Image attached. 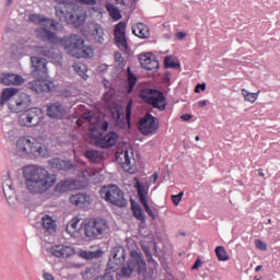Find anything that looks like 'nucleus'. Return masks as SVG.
Here are the masks:
<instances>
[{"label": "nucleus", "mask_w": 280, "mask_h": 280, "mask_svg": "<svg viewBox=\"0 0 280 280\" xmlns=\"http://www.w3.org/2000/svg\"><path fill=\"white\" fill-rule=\"evenodd\" d=\"M23 174L27 191L35 196L45 194L58 182V175L36 165L25 166Z\"/></svg>", "instance_id": "1"}, {"label": "nucleus", "mask_w": 280, "mask_h": 280, "mask_svg": "<svg viewBox=\"0 0 280 280\" xmlns=\"http://www.w3.org/2000/svg\"><path fill=\"white\" fill-rule=\"evenodd\" d=\"M31 65L33 67L32 75L37 80L27 83L28 91L40 95L42 93H51L56 85L54 81L47 80L49 78L47 70V59L42 57H31Z\"/></svg>", "instance_id": "2"}, {"label": "nucleus", "mask_w": 280, "mask_h": 280, "mask_svg": "<svg viewBox=\"0 0 280 280\" xmlns=\"http://www.w3.org/2000/svg\"><path fill=\"white\" fill-rule=\"evenodd\" d=\"M60 45L72 58H93L95 56L93 46H86L84 37L79 34L65 35L60 38Z\"/></svg>", "instance_id": "3"}, {"label": "nucleus", "mask_w": 280, "mask_h": 280, "mask_svg": "<svg viewBox=\"0 0 280 280\" xmlns=\"http://www.w3.org/2000/svg\"><path fill=\"white\" fill-rule=\"evenodd\" d=\"M18 152H22L23 156H35L38 159H47L49 151L43 142H38L36 139L31 140L27 137H22L16 141Z\"/></svg>", "instance_id": "4"}, {"label": "nucleus", "mask_w": 280, "mask_h": 280, "mask_svg": "<svg viewBox=\"0 0 280 280\" xmlns=\"http://www.w3.org/2000/svg\"><path fill=\"white\" fill-rule=\"evenodd\" d=\"M145 270V259L143 258V254L140 250L132 249L127 265L122 266L120 269L119 277L122 279H130L132 272H137V275L141 276Z\"/></svg>", "instance_id": "5"}, {"label": "nucleus", "mask_w": 280, "mask_h": 280, "mask_svg": "<svg viewBox=\"0 0 280 280\" xmlns=\"http://www.w3.org/2000/svg\"><path fill=\"white\" fill-rule=\"evenodd\" d=\"M101 198L105 200V202H109L114 207H118L119 209H124L128 205V200L124 195V190L119 188L116 184H108L101 187L98 191Z\"/></svg>", "instance_id": "6"}, {"label": "nucleus", "mask_w": 280, "mask_h": 280, "mask_svg": "<svg viewBox=\"0 0 280 280\" xmlns=\"http://www.w3.org/2000/svg\"><path fill=\"white\" fill-rule=\"evenodd\" d=\"M139 97L158 110H165L167 108V98L161 90L144 88L140 91Z\"/></svg>", "instance_id": "7"}, {"label": "nucleus", "mask_w": 280, "mask_h": 280, "mask_svg": "<svg viewBox=\"0 0 280 280\" xmlns=\"http://www.w3.org/2000/svg\"><path fill=\"white\" fill-rule=\"evenodd\" d=\"M43 119V109L40 107H33L25 109L19 117V125L23 128H35Z\"/></svg>", "instance_id": "8"}, {"label": "nucleus", "mask_w": 280, "mask_h": 280, "mask_svg": "<svg viewBox=\"0 0 280 280\" xmlns=\"http://www.w3.org/2000/svg\"><path fill=\"white\" fill-rule=\"evenodd\" d=\"M108 229V224L104 219H91L84 225V235L88 240H97L100 235H104V231Z\"/></svg>", "instance_id": "9"}, {"label": "nucleus", "mask_w": 280, "mask_h": 280, "mask_svg": "<svg viewBox=\"0 0 280 280\" xmlns=\"http://www.w3.org/2000/svg\"><path fill=\"white\" fill-rule=\"evenodd\" d=\"M138 128L144 137L152 135L159 130V121L152 114L147 113L138 122Z\"/></svg>", "instance_id": "10"}, {"label": "nucleus", "mask_w": 280, "mask_h": 280, "mask_svg": "<svg viewBox=\"0 0 280 280\" xmlns=\"http://www.w3.org/2000/svg\"><path fill=\"white\" fill-rule=\"evenodd\" d=\"M32 104V96L25 92H18L14 104L12 101L8 104L11 113H23Z\"/></svg>", "instance_id": "11"}, {"label": "nucleus", "mask_w": 280, "mask_h": 280, "mask_svg": "<svg viewBox=\"0 0 280 280\" xmlns=\"http://www.w3.org/2000/svg\"><path fill=\"white\" fill-rule=\"evenodd\" d=\"M94 139L96 141L97 148H101L102 150H108V148H113L117 144V141H119V135H117L115 131H110L105 136L104 133L98 132V136H94Z\"/></svg>", "instance_id": "12"}, {"label": "nucleus", "mask_w": 280, "mask_h": 280, "mask_svg": "<svg viewBox=\"0 0 280 280\" xmlns=\"http://www.w3.org/2000/svg\"><path fill=\"white\" fill-rule=\"evenodd\" d=\"M126 247L121 245L115 246L110 250L108 264H110V266H114L113 264H115V266H124L126 264Z\"/></svg>", "instance_id": "13"}, {"label": "nucleus", "mask_w": 280, "mask_h": 280, "mask_svg": "<svg viewBox=\"0 0 280 280\" xmlns=\"http://www.w3.org/2000/svg\"><path fill=\"white\" fill-rule=\"evenodd\" d=\"M46 115L50 117V119H65L67 109H65L60 102H56L47 106Z\"/></svg>", "instance_id": "14"}, {"label": "nucleus", "mask_w": 280, "mask_h": 280, "mask_svg": "<svg viewBox=\"0 0 280 280\" xmlns=\"http://www.w3.org/2000/svg\"><path fill=\"white\" fill-rule=\"evenodd\" d=\"M36 34H37V38H39V40H42L43 43H48V45H56V43H58V40H60L58 38V35H56V33L51 32L47 27L37 28Z\"/></svg>", "instance_id": "15"}, {"label": "nucleus", "mask_w": 280, "mask_h": 280, "mask_svg": "<svg viewBox=\"0 0 280 280\" xmlns=\"http://www.w3.org/2000/svg\"><path fill=\"white\" fill-rule=\"evenodd\" d=\"M1 84L4 86H21V84L25 83V79L21 77V74L14 73H2L0 77Z\"/></svg>", "instance_id": "16"}, {"label": "nucleus", "mask_w": 280, "mask_h": 280, "mask_svg": "<svg viewBox=\"0 0 280 280\" xmlns=\"http://www.w3.org/2000/svg\"><path fill=\"white\" fill-rule=\"evenodd\" d=\"M48 165L51 170H58L59 172H70V170H73V163H71V161L60 158L50 159Z\"/></svg>", "instance_id": "17"}, {"label": "nucleus", "mask_w": 280, "mask_h": 280, "mask_svg": "<svg viewBox=\"0 0 280 280\" xmlns=\"http://www.w3.org/2000/svg\"><path fill=\"white\" fill-rule=\"evenodd\" d=\"M69 200L71 205L79 207V209L86 207V205H91V196L86 192L71 195Z\"/></svg>", "instance_id": "18"}, {"label": "nucleus", "mask_w": 280, "mask_h": 280, "mask_svg": "<svg viewBox=\"0 0 280 280\" xmlns=\"http://www.w3.org/2000/svg\"><path fill=\"white\" fill-rule=\"evenodd\" d=\"M2 189L7 200H10L14 198V196H16L14 183L12 182V177H10V173H8V175L3 177Z\"/></svg>", "instance_id": "19"}, {"label": "nucleus", "mask_w": 280, "mask_h": 280, "mask_svg": "<svg viewBox=\"0 0 280 280\" xmlns=\"http://www.w3.org/2000/svg\"><path fill=\"white\" fill-rule=\"evenodd\" d=\"M135 189L137 190L138 200L140 205L142 202H148V191H150V187L144 186L143 183L139 179V177H135Z\"/></svg>", "instance_id": "20"}, {"label": "nucleus", "mask_w": 280, "mask_h": 280, "mask_svg": "<svg viewBox=\"0 0 280 280\" xmlns=\"http://www.w3.org/2000/svg\"><path fill=\"white\" fill-rule=\"evenodd\" d=\"M78 257L84 259L85 261H92V259H102L104 257V250L98 248L94 252L81 249L78 252Z\"/></svg>", "instance_id": "21"}, {"label": "nucleus", "mask_w": 280, "mask_h": 280, "mask_svg": "<svg viewBox=\"0 0 280 280\" xmlns=\"http://www.w3.org/2000/svg\"><path fill=\"white\" fill-rule=\"evenodd\" d=\"M109 110L117 126H119V128L121 129L126 128V120L124 119V110L121 109V107H119V105H114L110 107Z\"/></svg>", "instance_id": "22"}, {"label": "nucleus", "mask_w": 280, "mask_h": 280, "mask_svg": "<svg viewBox=\"0 0 280 280\" xmlns=\"http://www.w3.org/2000/svg\"><path fill=\"white\" fill-rule=\"evenodd\" d=\"M131 31L138 38H150V27L144 23L139 22L136 25H132Z\"/></svg>", "instance_id": "23"}, {"label": "nucleus", "mask_w": 280, "mask_h": 280, "mask_svg": "<svg viewBox=\"0 0 280 280\" xmlns=\"http://www.w3.org/2000/svg\"><path fill=\"white\" fill-rule=\"evenodd\" d=\"M131 211L133 218L140 221L139 228L141 229V224H145L148 220V218L145 217V212H143V208H141L139 203L131 201Z\"/></svg>", "instance_id": "24"}, {"label": "nucleus", "mask_w": 280, "mask_h": 280, "mask_svg": "<svg viewBox=\"0 0 280 280\" xmlns=\"http://www.w3.org/2000/svg\"><path fill=\"white\" fill-rule=\"evenodd\" d=\"M137 82H139V78H137V74H135L133 71L130 70V67H128L127 80L125 85L128 95H130L135 91V86H137Z\"/></svg>", "instance_id": "25"}, {"label": "nucleus", "mask_w": 280, "mask_h": 280, "mask_svg": "<svg viewBox=\"0 0 280 280\" xmlns=\"http://www.w3.org/2000/svg\"><path fill=\"white\" fill-rule=\"evenodd\" d=\"M141 248L147 259H152V250H150V248H153L154 257H159V247L156 246V241L152 240L147 244H141Z\"/></svg>", "instance_id": "26"}, {"label": "nucleus", "mask_w": 280, "mask_h": 280, "mask_svg": "<svg viewBox=\"0 0 280 280\" xmlns=\"http://www.w3.org/2000/svg\"><path fill=\"white\" fill-rule=\"evenodd\" d=\"M18 94H19V89L16 88L4 89L0 96V105L3 106L7 102H10L12 97H16Z\"/></svg>", "instance_id": "27"}, {"label": "nucleus", "mask_w": 280, "mask_h": 280, "mask_svg": "<svg viewBox=\"0 0 280 280\" xmlns=\"http://www.w3.org/2000/svg\"><path fill=\"white\" fill-rule=\"evenodd\" d=\"M90 32L96 43H104V28L100 24H92Z\"/></svg>", "instance_id": "28"}, {"label": "nucleus", "mask_w": 280, "mask_h": 280, "mask_svg": "<svg viewBox=\"0 0 280 280\" xmlns=\"http://www.w3.org/2000/svg\"><path fill=\"white\" fill-rule=\"evenodd\" d=\"M115 45L120 49V51H128V39L126 38V33L114 34Z\"/></svg>", "instance_id": "29"}, {"label": "nucleus", "mask_w": 280, "mask_h": 280, "mask_svg": "<svg viewBox=\"0 0 280 280\" xmlns=\"http://www.w3.org/2000/svg\"><path fill=\"white\" fill-rule=\"evenodd\" d=\"M164 69H180V60L173 55L164 57Z\"/></svg>", "instance_id": "30"}, {"label": "nucleus", "mask_w": 280, "mask_h": 280, "mask_svg": "<svg viewBox=\"0 0 280 280\" xmlns=\"http://www.w3.org/2000/svg\"><path fill=\"white\" fill-rule=\"evenodd\" d=\"M84 156L85 159H88V161H91L92 163H102L104 159V154H102V152L97 150H88L84 152Z\"/></svg>", "instance_id": "31"}, {"label": "nucleus", "mask_w": 280, "mask_h": 280, "mask_svg": "<svg viewBox=\"0 0 280 280\" xmlns=\"http://www.w3.org/2000/svg\"><path fill=\"white\" fill-rule=\"evenodd\" d=\"M105 9L109 13V16L113 19V21H121L124 19V15H121V11L119 8L115 7L113 3H107L105 5Z\"/></svg>", "instance_id": "32"}, {"label": "nucleus", "mask_w": 280, "mask_h": 280, "mask_svg": "<svg viewBox=\"0 0 280 280\" xmlns=\"http://www.w3.org/2000/svg\"><path fill=\"white\" fill-rule=\"evenodd\" d=\"M73 180H61L55 186V191L57 194H66V191H71L73 189Z\"/></svg>", "instance_id": "33"}, {"label": "nucleus", "mask_w": 280, "mask_h": 280, "mask_svg": "<svg viewBox=\"0 0 280 280\" xmlns=\"http://www.w3.org/2000/svg\"><path fill=\"white\" fill-rule=\"evenodd\" d=\"M138 60L143 69H148V66L152 63V60H156V56L152 52H142L139 55Z\"/></svg>", "instance_id": "34"}, {"label": "nucleus", "mask_w": 280, "mask_h": 280, "mask_svg": "<svg viewBox=\"0 0 280 280\" xmlns=\"http://www.w3.org/2000/svg\"><path fill=\"white\" fill-rule=\"evenodd\" d=\"M42 226L45 231H47V233H51L56 231V221H54L51 217L45 215L42 219Z\"/></svg>", "instance_id": "35"}, {"label": "nucleus", "mask_w": 280, "mask_h": 280, "mask_svg": "<svg viewBox=\"0 0 280 280\" xmlns=\"http://www.w3.org/2000/svg\"><path fill=\"white\" fill-rule=\"evenodd\" d=\"M214 253L219 261H229V259H231L224 246H217Z\"/></svg>", "instance_id": "36"}, {"label": "nucleus", "mask_w": 280, "mask_h": 280, "mask_svg": "<svg viewBox=\"0 0 280 280\" xmlns=\"http://www.w3.org/2000/svg\"><path fill=\"white\" fill-rule=\"evenodd\" d=\"M74 71L75 73H78L80 75V78H82V80H89V67L84 63H79L74 66Z\"/></svg>", "instance_id": "37"}, {"label": "nucleus", "mask_w": 280, "mask_h": 280, "mask_svg": "<svg viewBox=\"0 0 280 280\" xmlns=\"http://www.w3.org/2000/svg\"><path fill=\"white\" fill-rule=\"evenodd\" d=\"M142 205L145 213H148L149 218H151V220H156V213H159V209L156 208H150V205L148 203V201H143Z\"/></svg>", "instance_id": "38"}, {"label": "nucleus", "mask_w": 280, "mask_h": 280, "mask_svg": "<svg viewBox=\"0 0 280 280\" xmlns=\"http://www.w3.org/2000/svg\"><path fill=\"white\" fill-rule=\"evenodd\" d=\"M242 95L244 96L246 102H250L252 104H255V102H257V97L259 96L258 93H250L244 89L242 90Z\"/></svg>", "instance_id": "39"}, {"label": "nucleus", "mask_w": 280, "mask_h": 280, "mask_svg": "<svg viewBox=\"0 0 280 280\" xmlns=\"http://www.w3.org/2000/svg\"><path fill=\"white\" fill-rule=\"evenodd\" d=\"M121 156H124L122 170H126V172H130V153L128 152V150L122 151Z\"/></svg>", "instance_id": "40"}, {"label": "nucleus", "mask_w": 280, "mask_h": 280, "mask_svg": "<svg viewBox=\"0 0 280 280\" xmlns=\"http://www.w3.org/2000/svg\"><path fill=\"white\" fill-rule=\"evenodd\" d=\"M28 20L35 25H42L43 21H46L45 15H40L38 13L30 14Z\"/></svg>", "instance_id": "41"}, {"label": "nucleus", "mask_w": 280, "mask_h": 280, "mask_svg": "<svg viewBox=\"0 0 280 280\" xmlns=\"http://www.w3.org/2000/svg\"><path fill=\"white\" fill-rule=\"evenodd\" d=\"M50 253H51V255H54V257H58L59 259H63L62 245H54L50 248Z\"/></svg>", "instance_id": "42"}, {"label": "nucleus", "mask_w": 280, "mask_h": 280, "mask_svg": "<svg viewBox=\"0 0 280 280\" xmlns=\"http://www.w3.org/2000/svg\"><path fill=\"white\" fill-rule=\"evenodd\" d=\"M147 261L149 264V272H151V275H154V272H156V270L159 269V262L156 260H154L153 257L147 258Z\"/></svg>", "instance_id": "43"}, {"label": "nucleus", "mask_w": 280, "mask_h": 280, "mask_svg": "<svg viewBox=\"0 0 280 280\" xmlns=\"http://www.w3.org/2000/svg\"><path fill=\"white\" fill-rule=\"evenodd\" d=\"M126 22L121 21L115 25L114 34H126Z\"/></svg>", "instance_id": "44"}, {"label": "nucleus", "mask_w": 280, "mask_h": 280, "mask_svg": "<svg viewBox=\"0 0 280 280\" xmlns=\"http://www.w3.org/2000/svg\"><path fill=\"white\" fill-rule=\"evenodd\" d=\"M62 252H63V258L66 257L67 259H69V257H72V255L75 254V248L71 246L62 245Z\"/></svg>", "instance_id": "45"}, {"label": "nucleus", "mask_w": 280, "mask_h": 280, "mask_svg": "<svg viewBox=\"0 0 280 280\" xmlns=\"http://www.w3.org/2000/svg\"><path fill=\"white\" fill-rule=\"evenodd\" d=\"M37 54L39 56H44L45 58H52V56H54V52L45 47H38Z\"/></svg>", "instance_id": "46"}, {"label": "nucleus", "mask_w": 280, "mask_h": 280, "mask_svg": "<svg viewBox=\"0 0 280 280\" xmlns=\"http://www.w3.org/2000/svg\"><path fill=\"white\" fill-rule=\"evenodd\" d=\"M183 196H185L184 191H180L177 195H172L171 200L175 207H178V205H180V200H183Z\"/></svg>", "instance_id": "47"}, {"label": "nucleus", "mask_w": 280, "mask_h": 280, "mask_svg": "<svg viewBox=\"0 0 280 280\" xmlns=\"http://www.w3.org/2000/svg\"><path fill=\"white\" fill-rule=\"evenodd\" d=\"M255 246H256L257 250H262V252L268 250V245L259 238L255 240Z\"/></svg>", "instance_id": "48"}, {"label": "nucleus", "mask_w": 280, "mask_h": 280, "mask_svg": "<svg viewBox=\"0 0 280 280\" xmlns=\"http://www.w3.org/2000/svg\"><path fill=\"white\" fill-rule=\"evenodd\" d=\"M126 119L130 126V121L132 119V102H129L126 106Z\"/></svg>", "instance_id": "49"}, {"label": "nucleus", "mask_w": 280, "mask_h": 280, "mask_svg": "<svg viewBox=\"0 0 280 280\" xmlns=\"http://www.w3.org/2000/svg\"><path fill=\"white\" fill-rule=\"evenodd\" d=\"M80 223V219L78 218H73L69 223L68 226L66 229V231H69V226L71 230H73V233H75V231H78V224Z\"/></svg>", "instance_id": "50"}, {"label": "nucleus", "mask_w": 280, "mask_h": 280, "mask_svg": "<svg viewBox=\"0 0 280 280\" xmlns=\"http://www.w3.org/2000/svg\"><path fill=\"white\" fill-rule=\"evenodd\" d=\"M50 22V30H54V32H60L62 30V24L56 20H47Z\"/></svg>", "instance_id": "51"}, {"label": "nucleus", "mask_w": 280, "mask_h": 280, "mask_svg": "<svg viewBox=\"0 0 280 280\" xmlns=\"http://www.w3.org/2000/svg\"><path fill=\"white\" fill-rule=\"evenodd\" d=\"M159 69H160L159 60H156V57H155V59H153L151 63L147 67V71H159Z\"/></svg>", "instance_id": "52"}, {"label": "nucleus", "mask_w": 280, "mask_h": 280, "mask_svg": "<svg viewBox=\"0 0 280 280\" xmlns=\"http://www.w3.org/2000/svg\"><path fill=\"white\" fill-rule=\"evenodd\" d=\"M75 16H77V21H79V23H84V21H86V11L75 12Z\"/></svg>", "instance_id": "53"}, {"label": "nucleus", "mask_w": 280, "mask_h": 280, "mask_svg": "<svg viewBox=\"0 0 280 280\" xmlns=\"http://www.w3.org/2000/svg\"><path fill=\"white\" fill-rule=\"evenodd\" d=\"M114 58H115L116 62L119 63V67H121V65L124 67L125 59H124V56L121 55V52H115Z\"/></svg>", "instance_id": "54"}, {"label": "nucleus", "mask_w": 280, "mask_h": 280, "mask_svg": "<svg viewBox=\"0 0 280 280\" xmlns=\"http://www.w3.org/2000/svg\"><path fill=\"white\" fill-rule=\"evenodd\" d=\"M200 91H207V83H198L195 86V93H200Z\"/></svg>", "instance_id": "55"}, {"label": "nucleus", "mask_w": 280, "mask_h": 280, "mask_svg": "<svg viewBox=\"0 0 280 280\" xmlns=\"http://www.w3.org/2000/svg\"><path fill=\"white\" fill-rule=\"evenodd\" d=\"M202 267V260L200 259V257H198L196 260H195V262H194V265H192V267H191V270H198L199 268H201Z\"/></svg>", "instance_id": "56"}, {"label": "nucleus", "mask_w": 280, "mask_h": 280, "mask_svg": "<svg viewBox=\"0 0 280 280\" xmlns=\"http://www.w3.org/2000/svg\"><path fill=\"white\" fill-rule=\"evenodd\" d=\"M78 3H82L83 5H97V0H79Z\"/></svg>", "instance_id": "57"}, {"label": "nucleus", "mask_w": 280, "mask_h": 280, "mask_svg": "<svg viewBox=\"0 0 280 280\" xmlns=\"http://www.w3.org/2000/svg\"><path fill=\"white\" fill-rule=\"evenodd\" d=\"M148 264L145 262V271L140 275L142 276V280H152V275L148 273Z\"/></svg>", "instance_id": "58"}, {"label": "nucleus", "mask_w": 280, "mask_h": 280, "mask_svg": "<svg viewBox=\"0 0 280 280\" xmlns=\"http://www.w3.org/2000/svg\"><path fill=\"white\" fill-rule=\"evenodd\" d=\"M116 163L124 167V155H121V152L119 154H116Z\"/></svg>", "instance_id": "59"}, {"label": "nucleus", "mask_w": 280, "mask_h": 280, "mask_svg": "<svg viewBox=\"0 0 280 280\" xmlns=\"http://www.w3.org/2000/svg\"><path fill=\"white\" fill-rule=\"evenodd\" d=\"M46 21H43L42 23V27H49L50 28V25H51V22L49 21H54V19H50V18H45Z\"/></svg>", "instance_id": "60"}, {"label": "nucleus", "mask_w": 280, "mask_h": 280, "mask_svg": "<svg viewBox=\"0 0 280 280\" xmlns=\"http://www.w3.org/2000/svg\"><path fill=\"white\" fill-rule=\"evenodd\" d=\"M43 278L45 280H56L51 273L46 272V271L43 272Z\"/></svg>", "instance_id": "61"}, {"label": "nucleus", "mask_w": 280, "mask_h": 280, "mask_svg": "<svg viewBox=\"0 0 280 280\" xmlns=\"http://www.w3.org/2000/svg\"><path fill=\"white\" fill-rule=\"evenodd\" d=\"M104 97L107 102H110L113 100V92L112 91L105 92Z\"/></svg>", "instance_id": "62"}, {"label": "nucleus", "mask_w": 280, "mask_h": 280, "mask_svg": "<svg viewBox=\"0 0 280 280\" xmlns=\"http://www.w3.org/2000/svg\"><path fill=\"white\" fill-rule=\"evenodd\" d=\"M192 117L191 114H183L180 119H183V121H189Z\"/></svg>", "instance_id": "63"}, {"label": "nucleus", "mask_w": 280, "mask_h": 280, "mask_svg": "<svg viewBox=\"0 0 280 280\" xmlns=\"http://www.w3.org/2000/svg\"><path fill=\"white\" fill-rule=\"evenodd\" d=\"M185 36H187V34L184 33V32H178V33H177V38H178V40H183V38H185Z\"/></svg>", "instance_id": "64"}]
</instances>
